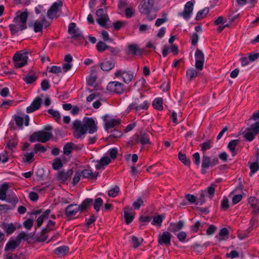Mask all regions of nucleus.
Returning <instances> with one entry per match:
<instances>
[{
    "label": "nucleus",
    "instance_id": "7",
    "mask_svg": "<svg viewBox=\"0 0 259 259\" xmlns=\"http://www.w3.org/2000/svg\"><path fill=\"white\" fill-rule=\"evenodd\" d=\"M149 106V103L146 100H144L142 96H140V98H137L128 107V110L135 109L137 111L146 110Z\"/></svg>",
    "mask_w": 259,
    "mask_h": 259
},
{
    "label": "nucleus",
    "instance_id": "26",
    "mask_svg": "<svg viewBox=\"0 0 259 259\" xmlns=\"http://www.w3.org/2000/svg\"><path fill=\"white\" fill-rule=\"evenodd\" d=\"M81 174V176L84 178L95 179L98 176V172L93 173L91 170L87 169L83 170Z\"/></svg>",
    "mask_w": 259,
    "mask_h": 259
},
{
    "label": "nucleus",
    "instance_id": "36",
    "mask_svg": "<svg viewBox=\"0 0 259 259\" xmlns=\"http://www.w3.org/2000/svg\"><path fill=\"white\" fill-rule=\"evenodd\" d=\"M93 202V200L92 199L87 198L85 199L80 205H78L80 207V210L81 211H84Z\"/></svg>",
    "mask_w": 259,
    "mask_h": 259
},
{
    "label": "nucleus",
    "instance_id": "23",
    "mask_svg": "<svg viewBox=\"0 0 259 259\" xmlns=\"http://www.w3.org/2000/svg\"><path fill=\"white\" fill-rule=\"evenodd\" d=\"M115 65V62L113 60L105 61L100 64L101 69L104 71H108L112 69Z\"/></svg>",
    "mask_w": 259,
    "mask_h": 259
},
{
    "label": "nucleus",
    "instance_id": "38",
    "mask_svg": "<svg viewBox=\"0 0 259 259\" xmlns=\"http://www.w3.org/2000/svg\"><path fill=\"white\" fill-rule=\"evenodd\" d=\"M153 106L157 110H163L162 100L161 98H158L155 99L153 102Z\"/></svg>",
    "mask_w": 259,
    "mask_h": 259
},
{
    "label": "nucleus",
    "instance_id": "61",
    "mask_svg": "<svg viewBox=\"0 0 259 259\" xmlns=\"http://www.w3.org/2000/svg\"><path fill=\"white\" fill-rule=\"evenodd\" d=\"M33 222L31 219H27L23 222L24 227L30 230L33 226Z\"/></svg>",
    "mask_w": 259,
    "mask_h": 259
},
{
    "label": "nucleus",
    "instance_id": "32",
    "mask_svg": "<svg viewBox=\"0 0 259 259\" xmlns=\"http://www.w3.org/2000/svg\"><path fill=\"white\" fill-rule=\"evenodd\" d=\"M23 79L27 84H31L36 80L37 76L35 73H29L27 74Z\"/></svg>",
    "mask_w": 259,
    "mask_h": 259
},
{
    "label": "nucleus",
    "instance_id": "44",
    "mask_svg": "<svg viewBox=\"0 0 259 259\" xmlns=\"http://www.w3.org/2000/svg\"><path fill=\"white\" fill-rule=\"evenodd\" d=\"M96 48L97 50L99 52H102L105 51L106 50L108 49L109 48V47L106 45V44L105 42L102 41H100L97 43L96 45Z\"/></svg>",
    "mask_w": 259,
    "mask_h": 259
},
{
    "label": "nucleus",
    "instance_id": "64",
    "mask_svg": "<svg viewBox=\"0 0 259 259\" xmlns=\"http://www.w3.org/2000/svg\"><path fill=\"white\" fill-rule=\"evenodd\" d=\"M111 162L110 158L108 157H102L100 161L99 164L101 166L107 165Z\"/></svg>",
    "mask_w": 259,
    "mask_h": 259
},
{
    "label": "nucleus",
    "instance_id": "63",
    "mask_svg": "<svg viewBox=\"0 0 259 259\" xmlns=\"http://www.w3.org/2000/svg\"><path fill=\"white\" fill-rule=\"evenodd\" d=\"M202 227L201 223L199 221H197L195 224L191 227V231L193 233H196L198 231L199 228Z\"/></svg>",
    "mask_w": 259,
    "mask_h": 259
},
{
    "label": "nucleus",
    "instance_id": "24",
    "mask_svg": "<svg viewBox=\"0 0 259 259\" xmlns=\"http://www.w3.org/2000/svg\"><path fill=\"white\" fill-rule=\"evenodd\" d=\"M184 224L183 221H180L176 223H170L168 229L172 233H176L183 228Z\"/></svg>",
    "mask_w": 259,
    "mask_h": 259
},
{
    "label": "nucleus",
    "instance_id": "18",
    "mask_svg": "<svg viewBox=\"0 0 259 259\" xmlns=\"http://www.w3.org/2000/svg\"><path fill=\"white\" fill-rule=\"evenodd\" d=\"M80 210V207L77 204H71L67 206L65 209V213L68 217L76 215Z\"/></svg>",
    "mask_w": 259,
    "mask_h": 259
},
{
    "label": "nucleus",
    "instance_id": "41",
    "mask_svg": "<svg viewBox=\"0 0 259 259\" xmlns=\"http://www.w3.org/2000/svg\"><path fill=\"white\" fill-rule=\"evenodd\" d=\"M34 152L26 153L22 158L23 161L28 163H31L33 161L32 158L34 157Z\"/></svg>",
    "mask_w": 259,
    "mask_h": 259
},
{
    "label": "nucleus",
    "instance_id": "54",
    "mask_svg": "<svg viewBox=\"0 0 259 259\" xmlns=\"http://www.w3.org/2000/svg\"><path fill=\"white\" fill-rule=\"evenodd\" d=\"M102 204L103 200L101 198L99 197L96 199L94 203V207L95 209L97 211H99L100 210V206L102 205Z\"/></svg>",
    "mask_w": 259,
    "mask_h": 259
},
{
    "label": "nucleus",
    "instance_id": "20",
    "mask_svg": "<svg viewBox=\"0 0 259 259\" xmlns=\"http://www.w3.org/2000/svg\"><path fill=\"white\" fill-rule=\"evenodd\" d=\"M41 99L40 98L36 97L33 101L31 105L26 109V112L28 113L34 112L38 109L41 106Z\"/></svg>",
    "mask_w": 259,
    "mask_h": 259
},
{
    "label": "nucleus",
    "instance_id": "46",
    "mask_svg": "<svg viewBox=\"0 0 259 259\" xmlns=\"http://www.w3.org/2000/svg\"><path fill=\"white\" fill-rule=\"evenodd\" d=\"M33 29L35 32H40L42 30L43 25L41 22L36 20L34 22L33 25Z\"/></svg>",
    "mask_w": 259,
    "mask_h": 259
},
{
    "label": "nucleus",
    "instance_id": "8",
    "mask_svg": "<svg viewBox=\"0 0 259 259\" xmlns=\"http://www.w3.org/2000/svg\"><path fill=\"white\" fill-rule=\"evenodd\" d=\"M68 32L71 35V38L80 41L83 40L84 37L79 28L76 27L74 22L70 23L68 26Z\"/></svg>",
    "mask_w": 259,
    "mask_h": 259
},
{
    "label": "nucleus",
    "instance_id": "42",
    "mask_svg": "<svg viewBox=\"0 0 259 259\" xmlns=\"http://www.w3.org/2000/svg\"><path fill=\"white\" fill-rule=\"evenodd\" d=\"M258 221L256 219L252 218L250 221V226L247 229L248 233H250L251 231L255 229L258 226Z\"/></svg>",
    "mask_w": 259,
    "mask_h": 259
},
{
    "label": "nucleus",
    "instance_id": "19",
    "mask_svg": "<svg viewBox=\"0 0 259 259\" xmlns=\"http://www.w3.org/2000/svg\"><path fill=\"white\" fill-rule=\"evenodd\" d=\"M248 203L252 209V213L259 214V199L254 197H250L248 199Z\"/></svg>",
    "mask_w": 259,
    "mask_h": 259
},
{
    "label": "nucleus",
    "instance_id": "15",
    "mask_svg": "<svg viewBox=\"0 0 259 259\" xmlns=\"http://www.w3.org/2000/svg\"><path fill=\"white\" fill-rule=\"evenodd\" d=\"M103 120L105 122V127L106 130L113 128L120 123L119 119L110 118L108 115L104 116Z\"/></svg>",
    "mask_w": 259,
    "mask_h": 259
},
{
    "label": "nucleus",
    "instance_id": "12",
    "mask_svg": "<svg viewBox=\"0 0 259 259\" xmlns=\"http://www.w3.org/2000/svg\"><path fill=\"white\" fill-rule=\"evenodd\" d=\"M114 75L116 77H121L123 81L126 83L130 82L134 77V74L132 72H127L122 70L117 71Z\"/></svg>",
    "mask_w": 259,
    "mask_h": 259
},
{
    "label": "nucleus",
    "instance_id": "51",
    "mask_svg": "<svg viewBox=\"0 0 259 259\" xmlns=\"http://www.w3.org/2000/svg\"><path fill=\"white\" fill-rule=\"evenodd\" d=\"M4 229L8 234H11L15 231L16 227L11 223L5 226Z\"/></svg>",
    "mask_w": 259,
    "mask_h": 259
},
{
    "label": "nucleus",
    "instance_id": "62",
    "mask_svg": "<svg viewBox=\"0 0 259 259\" xmlns=\"http://www.w3.org/2000/svg\"><path fill=\"white\" fill-rule=\"evenodd\" d=\"M177 237L180 241L183 242L185 241L187 234L185 232L181 231L177 235Z\"/></svg>",
    "mask_w": 259,
    "mask_h": 259
},
{
    "label": "nucleus",
    "instance_id": "9",
    "mask_svg": "<svg viewBox=\"0 0 259 259\" xmlns=\"http://www.w3.org/2000/svg\"><path fill=\"white\" fill-rule=\"evenodd\" d=\"M96 16L98 17L97 22L102 26L107 27L106 23L109 18L103 9H99L96 11Z\"/></svg>",
    "mask_w": 259,
    "mask_h": 259
},
{
    "label": "nucleus",
    "instance_id": "4",
    "mask_svg": "<svg viewBox=\"0 0 259 259\" xmlns=\"http://www.w3.org/2000/svg\"><path fill=\"white\" fill-rule=\"evenodd\" d=\"M53 137V134L50 132L44 131H39L33 133L29 138L30 142H38L45 143L48 141Z\"/></svg>",
    "mask_w": 259,
    "mask_h": 259
},
{
    "label": "nucleus",
    "instance_id": "49",
    "mask_svg": "<svg viewBox=\"0 0 259 259\" xmlns=\"http://www.w3.org/2000/svg\"><path fill=\"white\" fill-rule=\"evenodd\" d=\"M212 142L210 140L207 141L205 142L202 143L200 145V147H201V150L203 151H205L209 149L212 146Z\"/></svg>",
    "mask_w": 259,
    "mask_h": 259
},
{
    "label": "nucleus",
    "instance_id": "10",
    "mask_svg": "<svg viewBox=\"0 0 259 259\" xmlns=\"http://www.w3.org/2000/svg\"><path fill=\"white\" fill-rule=\"evenodd\" d=\"M195 58L196 68L199 70H202L203 68L204 55L202 52L198 49L196 50Z\"/></svg>",
    "mask_w": 259,
    "mask_h": 259
},
{
    "label": "nucleus",
    "instance_id": "48",
    "mask_svg": "<svg viewBox=\"0 0 259 259\" xmlns=\"http://www.w3.org/2000/svg\"><path fill=\"white\" fill-rule=\"evenodd\" d=\"M239 142L238 140H233L229 143L228 148L232 152L235 151V147L239 144Z\"/></svg>",
    "mask_w": 259,
    "mask_h": 259
},
{
    "label": "nucleus",
    "instance_id": "31",
    "mask_svg": "<svg viewBox=\"0 0 259 259\" xmlns=\"http://www.w3.org/2000/svg\"><path fill=\"white\" fill-rule=\"evenodd\" d=\"M129 207H125L123 210L124 218L127 224L131 223L134 219V216L129 212Z\"/></svg>",
    "mask_w": 259,
    "mask_h": 259
},
{
    "label": "nucleus",
    "instance_id": "3",
    "mask_svg": "<svg viewBox=\"0 0 259 259\" xmlns=\"http://www.w3.org/2000/svg\"><path fill=\"white\" fill-rule=\"evenodd\" d=\"M154 0H142L139 6V11L141 13L147 15L149 20H153L156 17V15H150V12L154 8Z\"/></svg>",
    "mask_w": 259,
    "mask_h": 259
},
{
    "label": "nucleus",
    "instance_id": "2",
    "mask_svg": "<svg viewBox=\"0 0 259 259\" xmlns=\"http://www.w3.org/2000/svg\"><path fill=\"white\" fill-rule=\"evenodd\" d=\"M28 16V14L26 11H18L16 13L13 23L9 26L12 34H15L19 31H22L27 28L26 22Z\"/></svg>",
    "mask_w": 259,
    "mask_h": 259
},
{
    "label": "nucleus",
    "instance_id": "59",
    "mask_svg": "<svg viewBox=\"0 0 259 259\" xmlns=\"http://www.w3.org/2000/svg\"><path fill=\"white\" fill-rule=\"evenodd\" d=\"M97 76L96 75H92L87 79V84L89 86H92L96 82Z\"/></svg>",
    "mask_w": 259,
    "mask_h": 259
},
{
    "label": "nucleus",
    "instance_id": "30",
    "mask_svg": "<svg viewBox=\"0 0 259 259\" xmlns=\"http://www.w3.org/2000/svg\"><path fill=\"white\" fill-rule=\"evenodd\" d=\"M128 50L130 53L135 55H141L143 53V51L137 45H129Z\"/></svg>",
    "mask_w": 259,
    "mask_h": 259
},
{
    "label": "nucleus",
    "instance_id": "58",
    "mask_svg": "<svg viewBox=\"0 0 259 259\" xmlns=\"http://www.w3.org/2000/svg\"><path fill=\"white\" fill-rule=\"evenodd\" d=\"M135 14V11L132 7L127 8L125 10V15L127 18L132 17Z\"/></svg>",
    "mask_w": 259,
    "mask_h": 259
},
{
    "label": "nucleus",
    "instance_id": "28",
    "mask_svg": "<svg viewBox=\"0 0 259 259\" xmlns=\"http://www.w3.org/2000/svg\"><path fill=\"white\" fill-rule=\"evenodd\" d=\"M69 251V248L66 246H62L55 249L54 252L59 256L65 255Z\"/></svg>",
    "mask_w": 259,
    "mask_h": 259
},
{
    "label": "nucleus",
    "instance_id": "40",
    "mask_svg": "<svg viewBox=\"0 0 259 259\" xmlns=\"http://www.w3.org/2000/svg\"><path fill=\"white\" fill-rule=\"evenodd\" d=\"M208 12L209 9L208 8H205L203 10L199 11L196 16V20H199L203 18Z\"/></svg>",
    "mask_w": 259,
    "mask_h": 259
},
{
    "label": "nucleus",
    "instance_id": "17",
    "mask_svg": "<svg viewBox=\"0 0 259 259\" xmlns=\"http://www.w3.org/2000/svg\"><path fill=\"white\" fill-rule=\"evenodd\" d=\"M151 133L149 131L141 132L139 136H137V140L136 143L139 142L142 145L151 144L150 138Z\"/></svg>",
    "mask_w": 259,
    "mask_h": 259
},
{
    "label": "nucleus",
    "instance_id": "56",
    "mask_svg": "<svg viewBox=\"0 0 259 259\" xmlns=\"http://www.w3.org/2000/svg\"><path fill=\"white\" fill-rule=\"evenodd\" d=\"M229 234V231L227 229L224 228L221 229L219 233V240H223L224 239V237L227 236Z\"/></svg>",
    "mask_w": 259,
    "mask_h": 259
},
{
    "label": "nucleus",
    "instance_id": "33",
    "mask_svg": "<svg viewBox=\"0 0 259 259\" xmlns=\"http://www.w3.org/2000/svg\"><path fill=\"white\" fill-rule=\"evenodd\" d=\"M198 72L194 68H190L186 72V76L188 80L191 81L198 75Z\"/></svg>",
    "mask_w": 259,
    "mask_h": 259
},
{
    "label": "nucleus",
    "instance_id": "39",
    "mask_svg": "<svg viewBox=\"0 0 259 259\" xmlns=\"http://www.w3.org/2000/svg\"><path fill=\"white\" fill-rule=\"evenodd\" d=\"M179 160L183 162L185 165L189 166L191 163L190 160L187 158L185 154L180 152L178 154Z\"/></svg>",
    "mask_w": 259,
    "mask_h": 259
},
{
    "label": "nucleus",
    "instance_id": "25",
    "mask_svg": "<svg viewBox=\"0 0 259 259\" xmlns=\"http://www.w3.org/2000/svg\"><path fill=\"white\" fill-rule=\"evenodd\" d=\"M51 211V209H48L44 212L42 214L39 215L36 220L37 226L38 227H39L42 225L44 220L48 219Z\"/></svg>",
    "mask_w": 259,
    "mask_h": 259
},
{
    "label": "nucleus",
    "instance_id": "13",
    "mask_svg": "<svg viewBox=\"0 0 259 259\" xmlns=\"http://www.w3.org/2000/svg\"><path fill=\"white\" fill-rule=\"evenodd\" d=\"M194 2V1L188 2L185 5L183 12L181 13L179 15L182 16L184 19L188 20L190 18L191 15L193 12Z\"/></svg>",
    "mask_w": 259,
    "mask_h": 259
},
{
    "label": "nucleus",
    "instance_id": "47",
    "mask_svg": "<svg viewBox=\"0 0 259 259\" xmlns=\"http://www.w3.org/2000/svg\"><path fill=\"white\" fill-rule=\"evenodd\" d=\"M217 187V185L215 184H212L211 186H209L207 188V193L208 195V197L210 198H212L214 195L215 189Z\"/></svg>",
    "mask_w": 259,
    "mask_h": 259
},
{
    "label": "nucleus",
    "instance_id": "27",
    "mask_svg": "<svg viewBox=\"0 0 259 259\" xmlns=\"http://www.w3.org/2000/svg\"><path fill=\"white\" fill-rule=\"evenodd\" d=\"M19 244V242L16 239V240L11 239L7 243L5 248V250L9 251L10 250H14L16 249Z\"/></svg>",
    "mask_w": 259,
    "mask_h": 259
},
{
    "label": "nucleus",
    "instance_id": "22",
    "mask_svg": "<svg viewBox=\"0 0 259 259\" xmlns=\"http://www.w3.org/2000/svg\"><path fill=\"white\" fill-rule=\"evenodd\" d=\"M211 166V159L210 158L206 155H203L202 159L201 164V172L202 174H205L206 172V169Z\"/></svg>",
    "mask_w": 259,
    "mask_h": 259
},
{
    "label": "nucleus",
    "instance_id": "37",
    "mask_svg": "<svg viewBox=\"0 0 259 259\" xmlns=\"http://www.w3.org/2000/svg\"><path fill=\"white\" fill-rule=\"evenodd\" d=\"M74 147V144L72 143H67L63 148V153L64 154L68 155L73 150V147Z\"/></svg>",
    "mask_w": 259,
    "mask_h": 259
},
{
    "label": "nucleus",
    "instance_id": "45",
    "mask_svg": "<svg viewBox=\"0 0 259 259\" xmlns=\"http://www.w3.org/2000/svg\"><path fill=\"white\" fill-rule=\"evenodd\" d=\"M52 165L54 169L58 170L62 167L63 163L60 159L56 158L53 160Z\"/></svg>",
    "mask_w": 259,
    "mask_h": 259
},
{
    "label": "nucleus",
    "instance_id": "16",
    "mask_svg": "<svg viewBox=\"0 0 259 259\" xmlns=\"http://www.w3.org/2000/svg\"><path fill=\"white\" fill-rule=\"evenodd\" d=\"M73 172L72 169L68 170L66 172L64 170L60 171L57 174V179L61 183H64L71 178Z\"/></svg>",
    "mask_w": 259,
    "mask_h": 259
},
{
    "label": "nucleus",
    "instance_id": "29",
    "mask_svg": "<svg viewBox=\"0 0 259 259\" xmlns=\"http://www.w3.org/2000/svg\"><path fill=\"white\" fill-rule=\"evenodd\" d=\"M8 183L3 184L0 188V200H4L7 197V192L9 189Z\"/></svg>",
    "mask_w": 259,
    "mask_h": 259
},
{
    "label": "nucleus",
    "instance_id": "5",
    "mask_svg": "<svg viewBox=\"0 0 259 259\" xmlns=\"http://www.w3.org/2000/svg\"><path fill=\"white\" fill-rule=\"evenodd\" d=\"M259 134V122H256L246 128L242 135L248 141H252L256 135Z\"/></svg>",
    "mask_w": 259,
    "mask_h": 259
},
{
    "label": "nucleus",
    "instance_id": "34",
    "mask_svg": "<svg viewBox=\"0 0 259 259\" xmlns=\"http://www.w3.org/2000/svg\"><path fill=\"white\" fill-rule=\"evenodd\" d=\"M164 217H165L163 215H158L155 216L153 218L151 224L153 225L160 227L161 226L163 219L164 218Z\"/></svg>",
    "mask_w": 259,
    "mask_h": 259
},
{
    "label": "nucleus",
    "instance_id": "35",
    "mask_svg": "<svg viewBox=\"0 0 259 259\" xmlns=\"http://www.w3.org/2000/svg\"><path fill=\"white\" fill-rule=\"evenodd\" d=\"M48 112L50 115H51L56 121L59 122L60 121L61 115L58 111L55 110L53 109H50L48 110Z\"/></svg>",
    "mask_w": 259,
    "mask_h": 259
},
{
    "label": "nucleus",
    "instance_id": "43",
    "mask_svg": "<svg viewBox=\"0 0 259 259\" xmlns=\"http://www.w3.org/2000/svg\"><path fill=\"white\" fill-rule=\"evenodd\" d=\"M5 200L9 203L14 204L16 203L18 201L17 197L14 193L8 194Z\"/></svg>",
    "mask_w": 259,
    "mask_h": 259
},
{
    "label": "nucleus",
    "instance_id": "53",
    "mask_svg": "<svg viewBox=\"0 0 259 259\" xmlns=\"http://www.w3.org/2000/svg\"><path fill=\"white\" fill-rule=\"evenodd\" d=\"M250 169V175L251 176L256 171H257L259 168V164L257 162L251 163L249 166Z\"/></svg>",
    "mask_w": 259,
    "mask_h": 259
},
{
    "label": "nucleus",
    "instance_id": "6",
    "mask_svg": "<svg viewBox=\"0 0 259 259\" xmlns=\"http://www.w3.org/2000/svg\"><path fill=\"white\" fill-rule=\"evenodd\" d=\"M27 53L17 52L13 58L14 65L15 67L19 68L25 66L28 60Z\"/></svg>",
    "mask_w": 259,
    "mask_h": 259
},
{
    "label": "nucleus",
    "instance_id": "1",
    "mask_svg": "<svg viewBox=\"0 0 259 259\" xmlns=\"http://www.w3.org/2000/svg\"><path fill=\"white\" fill-rule=\"evenodd\" d=\"M73 135L75 139H82L84 137L87 131L90 134H94L97 131V123L92 118L84 117L82 121L76 119L72 123Z\"/></svg>",
    "mask_w": 259,
    "mask_h": 259
},
{
    "label": "nucleus",
    "instance_id": "21",
    "mask_svg": "<svg viewBox=\"0 0 259 259\" xmlns=\"http://www.w3.org/2000/svg\"><path fill=\"white\" fill-rule=\"evenodd\" d=\"M170 239H171V235H170V233L167 231H165L162 233L161 236H160L159 237L158 243L160 245L165 244L166 245H170Z\"/></svg>",
    "mask_w": 259,
    "mask_h": 259
},
{
    "label": "nucleus",
    "instance_id": "50",
    "mask_svg": "<svg viewBox=\"0 0 259 259\" xmlns=\"http://www.w3.org/2000/svg\"><path fill=\"white\" fill-rule=\"evenodd\" d=\"M34 153H36L38 152L44 153L47 151V149L41 144H36L34 145Z\"/></svg>",
    "mask_w": 259,
    "mask_h": 259
},
{
    "label": "nucleus",
    "instance_id": "11",
    "mask_svg": "<svg viewBox=\"0 0 259 259\" xmlns=\"http://www.w3.org/2000/svg\"><path fill=\"white\" fill-rule=\"evenodd\" d=\"M107 89L108 91L117 94H121L124 91L123 84L118 81L109 82L107 87Z\"/></svg>",
    "mask_w": 259,
    "mask_h": 259
},
{
    "label": "nucleus",
    "instance_id": "57",
    "mask_svg": "<svg viewBox=\"0 0 259 259\" xmlns=\"http://www.w3.org/2000/svg\"><path fill=\"white\" fill-rule=\"evenodd\" d=\"M55 225V222L51 220H49V222H48V224L46 226V228L44 229V231H47L48 232L49 231L53 230Z\"/></svg>",
    "mask_w": 259,
    "mask_h": 259
},
{
    "label": "nucleus",
    "instance_id": "14",
    "mask_svg": "<svg viewBox=\"0 0 259 259\" xmlns=\"http://www.w3.org/2000/svg\"><path fill=\"white\" fill-rule=\"evenodd\" d=\"M62 6V2L60 1L54 3L47 12V16L49 18L53 19L57 17L59 7Z\"/></svg>",
    "mask_w": 259,
    "mask_h": 259
},
{
    "label": "nucleus",
    "instance_id": "55",
    "mask_svg": "<svg viewBox=\"0 0 259 259\" xmlns=\"http://www.w3.org/2000/svg\"><path fill=\"white\" fill-rule=\"evenodd\" d=\"M132 240L134 247L137 248L142 243V242L143 241V239H139V238H138L137 237H136L135 236H133Z\"/></svg>",
    "mask_w": 259,
    "mask_h": 259
},
{
    "label": "nucleus",
    "instance_id": "60",
    "mask_svg": "<svg viewBox=\"0 0 259 259\" xmlns=\"http://www.w3.org/2000/svg\"><path fill=\"white\" fill-rule=\"evenodd\" d=\"M47 231H44V229L42 230L41 234L39 235V236H38L37 240L38 242H44L47 239Z\"/></svg>",
    "mask_w": 259,
    "mask_h": 259
},
{
    "label": "nucleus",
    "instance_id": "52",
    "mask_svg": "<svg viewBox=\"0 0 259 259\" xmlns=\"http://www.w3.org/2000/svg\"><path fill=\"white\" fill-rule=\"evenodd\" d=\"M119 192V188L117 186H115L112 189L108 191V195L110 197H115L118 195Z\"/></svg>",
    "mask_w": 259,
    "mask_h": 259
}]
</instances>
